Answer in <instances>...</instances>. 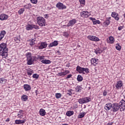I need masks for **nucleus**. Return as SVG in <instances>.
<instances>
[{
    "instance_id": "nucleus-1",
    "label": "nucleus",
    "mask_w": 125,
    "mask_h": 125,
    "mask_svg": "<svg viewBox=\"0 0 125 125\" xmlns=\"http://www.w3.org/2000/svg\"><path fill=\"white\" fill-rule=\"evenodd\" d=\"M7 57L8 55V48L6 47V44L2 43L0 45V56Z\"/></svg>"
},
{
    "instance_id": "nucleus-2",
    "label": "nucleus",
    "mask_w": 125,
    "mask_h": 125,
    "mask_svg": "<svg viewBox=\"0 0 125 125\" xmlns=\"http://www.w3.org/2000/svg\"><path fill=\"white\" fill-rule=\"evenodd\" d=\"M76 71H77L79 74H84V72L86 74L89 73V69L88 68L82 67L79 65L76 67Z\"/></svg>"
},
{
    "instance_id": "nucleus-3",
    "label": "nucleus",
    "mask_w": 125,
    "mask_h": 125,
    "mask_svg": "<svg viewBox=\"0 0 125 125\" xmlns=\"http://www.w3.org/2000/svg\"><path fill=\"white\" fill-rule=\"evenodd\" d=\"M37 24L41 27L45 26V20L42 17H38L37 19Z\"/></svg>"
},
{
    "instance_id": "nucleus-4",
    "label": "nucleus",
    "mask_w": 125,
    "mask_h": 125,
    "mask_svg": "<svg viewBox=\"0 0 125 125\" xmlns=\"http://www.w3.org/2000/svg\"><path fill=\"white\" fill-rule=\"evenodd\" d=\"M91 101V99L89 97H84L80 99L79 100V104H84L85 103H88Z\"/></svg>"
},
{
    "instance_id": "nucleus-5",
    "label": "nucleus",
    "mask_w": 125,
    "mask_h": 125,
    "mask_svg": "<svg viewBox=\"0 0 125 125\" xmlns=\"http://www.w3.org/2000/svg\"><path fill=\"white\" fill-rule=\"evenodd\" d=\"M25 29L27 31H30V30H33V29L38 30L39 29V26L34 24H27L25 26Z\"/></svg>"
},
{
    "instance_id": "nucleus-6",
    "label": "nucleus",
    "mask_w": 125,
    "mask_h": 125,
    "mask_svg": "<svg viewBox=\"0 0 125 125\" xmlns=\"http://www.w3.org/2000/svg\"><path fill=\"white\" fill-rule=\"evenodd\" d=\"M119 108L120 109L121 112H123V111H125V101L124 100H122L120 101L119 103Z\"/></svg>"
},
{
    "instance_id": "nucleus-7",
    "label": "nucleus",
    "mask_w": 125,
    "mask_h": 125,
    "mask_svg": "<svg viewBox=\"0 0 125 125\" xmlns=\"http://www.w3.org/2000/svg\"><path fill=\"white\" fill-rule=\"evenodd\" d=\"M112 108L113 112H117L120 109V105L118 103H114L112 104Z\"/></svg>"
},
{
    "instance_id": "nucleus-8",
    "label": "nucleus",
    "mask_w": 125,
    "mask_h": 125,
    "mask_svg": "<svg viewBox=\"0 0 125 125\" xmlns=\"http://www.w3.org/2000/svg\"><path fill=\"white\" fill-rule=\"evenodd\" d=\"M87 39L90 40V41H93V42H99L100 40L98 37L94 36H88L87 37Z\"/></svg>"
},
{
    "instance_id": "nucleus-9",
    "label": "nucleus",
    "mask_w": 125,
    "mask_h": 125,
    "mask_svg": "<svg viewBox=\"0 0 125 125\" xmlns=\"http://www.w3.org/2000/svg\"><path fill=\"white\" fill-rule=\"evenodd\" d=\"M56 7H57V8H58L59 9H66V6H65V5L63 4V3H61V2H58L57 4H56Z\"/></svg>"
},
{
    "instance_id": "nucleus-10",
    "label": "nucleus",
    "mask_w": 125,
    "mask_h": 125,
    "mask_svg": "<svg viewBox=\"0 0 125 125\" xmlns=\"http://www.w3.org/2000/svg\"><path fill=\"white\" fill-rule=\"evenodd\" d=\"M75 23H77V21L76 19H73L69 21L68 24L66 25L67 27H72L75 25Z\"/></svg>"
},
{
    "instance_id": "nucleus-11",
    "label": "nucleus",
    "mask_w": 125,
    "mask_h": 125,
    "mask_svg": "<svg viewBox=\"0 0 125 125\" xmlns=\"http://www.w3.org/2000/svg\"><path fill=\"white\" fill-rule=\"evenodd\" d=\"M47 47V43L46 42H42L40 43V45L38 46L39 49H43Z\"/></svg>"
},
{
    "instance_id": "nucleus-12",
    "label": "nucleus",
    "mask_w": 125,
    "mask_h": 125,
    "mask_svg": "<svg viewBox=\"0 0 125 125\" xmlns=\"http://www.w3.org/2000/svg\"><path fill=\"white\" fill-rule=\"evenodd\" d=\"M123 82L120 81L117 82L115 84L116 89H120L122 88V86H123Z\"/></svg>"
},
{
    "instance_id": "nucleus-13",
    "label": "nucleus",
    "mask_w": 125,
    "mask_h": 125,
    "mask_svg": "<svg viewBox=\"0 0 125 125\" xmlns=\"http://www.w3.org/2000/svg\"><path fill=\"white\" fill-rule=\"evenodd\" d=\"M81 15L82 17H85L86 18H87V17L90 15V14H89L87 11H83L81 13Z\"/></svg>"
},
{
    "instance_id": "nucleus-14",
    "label": "nucleus",
    "mask_w": 125,
    "mask_h": 125,
    "mask_svg": "<svg viewBox=\"0 0 125 125\" xmlns=\"http://www.w3.org/2000/svg\"><path fill=\"white\" fill-rule=\"evenodd\" d=\"M112 107V104L110 103H108L106 104L104 106V109L106 111H109V110L111 109V108Z\"/></svg>"
},
{
    "instance_id": "nucleus-15",
    "label": "nucleus",
    "mask_w": 125,
    "mask_h": 125,
    "mask_svg": "<svg viewBox=\"0 0 125 125\" xmlns=\"http://www.w3.org/2000/svg\"><path fill=\"white\" fill-rule=\"evenodd\" d=\"M112 17H113L116 21H118L120 18H119V14H118L116 12H114L111 14Z\"/></svg>"
},
{
    "instance_id": "nucleus-16",
    "label": "nucleus",
    "mask_w": 125,
    "mask_h": 125,
    "mask_svg": "<svg viewBox=\"0 0 125 125\" xmlns=\"http://www.w3.org/2000/svg\"><path fill=\"white\" fill-rule=\"evenodd\" d=\"M8 18V15L4 14H1L0 15V20H1L2 21H3V20H7Z\"/></svg>"
},
{
    "instance_id": "nucleus-17",
    "label": "nucleus",
    "mask_w": 125,
    "mask_h": 125,
    "mask_svg": "<svg viewBox=\"0 0 125 125\" xmlns=\"http://www.w3.org/2000/svg\"><path fill=\"white\" fill-rule=\"evenodd\" d=\"M26 122V120L25 119H23V120H17L15 121V124H16V125H21L22 124H24V123Z\"/></svg>"
},
{
    "instance_id": "nucleus-18",
    "label": "nucleus",
    "mask_w": 125,
    "mask_h": 125,
    "mask_svg": "<svg viewBox=\"0 0 125 125\" xmlns=\"http://www.w3.org/2000/svg\"><path fill=\"white\" fill-rule=\"evenodd\" d=\"M6 34V32L4 30H2L0 33V41H1L3 38H4V36H5Z\"/></svg>"
},
{
    "instance_id": "nucleus-19",
    "label": "nucleus",
    "mask_w": 125,
    "mask_h": 125,
    "mask_svg": "<svg viewBox=\"0 0 125 125\" xmlns=\"http://www.w3.org/2000/svg\"><path fill=\"white\" fill-rule=\"evenodd\" d=\"M91 63L92 65H94V66H96V64H97V62H98V59L96 58H92L90 60ZM94 63H95L94 64Z\"/></svg>"
},
{
    "instance_id": "nucleus-20",
    "label": "nucleus",
    "mask_w": 125,
    "mask_h": 125,
    "mask_svg": "<svg viewBox=\"0 0 125 125\" xmlns=\"http://www.w3.org/2000/svg\"><path fill=\"white\" fill-rule=\"evenodd\" d=\"M23 88L25 91H29V90H31V86L29 84H25L23 85Z\"/></svg>"
},
{
    "instance_id": "nucleus-21",
    "label": "nucleus",
    "mask_w": 125,
    "mask_h": 125,
    "mask_svg": "<svg viewBox=\"0 0 125 125\" xmlns=\"http://www.w3.org/2000/svg\"><path fill=\"white\" fill-rule=\"evenodd\" d=\"M57 45H58V42L55 41L49 44V47H52L53 46H56Z\"/></svg>"
},
{
    "instance_id": "nucleus-22",
    "label": "nucleus",
    "mask_w": 125,
    "mask_h": 125,
    "mask_svg": "<svg viewBox=\"0 0 125 125\" xmlns=\"http://www.w3.org/2000/svg\"><path fill=\"white\" fill-rule=\"evenodd\" d=\"M34 58V57H33L32 58H30L29 59H27V65H32L33 64V62H34V59H33Z\"/></svg>"
},
{
    "instance_id": "nucleus-23",
    "label": "nucleus",
    "mask_w": 125,
    "mask_h": 125,
    "mask_svg": "<svg viewBox=\"0 0 125 125\" xmlns=\"http://www.w3.org/2000/svg\"><path fill=\"white\" fill-rule=\"evenodd\" d=\"M42 63H43V64H50L51 63V61L49 60H43L41 61Z\"/></svg>"
},
{
    "instance_id": "nucleus-24",
    "label": "nucleus",
    "mask_w": 125,
    "mask_h": 125,
    "mask_svg": "<svg viewBox=\"0 0 125 125\" xmlns=\"http://www.w3.org/2000/svg\"><path fill=\"white\" fill-rule=\"evenodd\" d=\"M39 113H40V115L41 116H45V110L43 109H41L40 111H39Z\"/></svg>"
},
{
    "instance_id": "nucleus-25",
    "label": "nucleus",
    "mask_w": 125,
    "mask_h": 125,
    "mask_svg": "<svg viewBox=\"0 0 125 125\" xmlns=\"http://www.w3.org/2000/svg\"><path fill=\"white\" fill-rule=\"evenodd\" d=\"M109 41L108 42L109 43H114L115 42V40L114 39V37L112 36H110L109 37Z\"/></svg>"
},
{
    "instance_id": "nucleus-26",
    "label": "nucleus",
    "mask_w": 125,
    "mask_h": 125,
    "mask_svg": "<svg viewBox=\"0 0 125 125\" xmlns=\"http://www.w3.org/2000/svg\"><path fill=\"white\" fill-rule=\"evenodd\" d=\"M74 115V111L69 110L66 112V116L68 117H71V116Z\"/></svg>"
},
{
    "instance_id": "nucleus-27",
    "label": "nucleus",
    "mask_w": 125,
    "mask_h": 125,
    "mask_svg": "<svg viewBox=\"0 0 125 125\" xmlns=\"http://www.w3.org/2000/svg\"><path fill=\"white\" fill-rule=\"evenodd\" d=\"M23 7H24V8H25L26 9H30V8L32 7V5H31V4L30 3L26 4L23 6Z\"/></svg>"
},
{
    "instance_id": "nucleus-28",
    "label": "nucleus",
    "mask_w": 125,
    "mask_h": 125,
    "mask_svg": "<svg viewBox=\"0 0 125 125\" xmlns=\"http://www.w3.org/2000/svg\"><path fill=\"white\" fill-rule=\"evenodd\" d=\"M21 100L22 101H26V100H28V96L26 95H23L21 96Z\"/></svg>"
},
{
    "instance_id": "nucleus-29",
    "label": "nucleus",
    "mask_w": 125,
    "mask_h": 125,
    "mask_svg": "<svg viewBox=\"0 0 125 125\" xmlns=\"http://www.w3.org/2000/svg\"><path fill=\"white\" fill-rule=\"evenodd\" d=\"M95 53H96V54H100V53H102V50L98 48L95 50Z\"/></svg>"
},
{
    "instance_id": "nucleus-30",
    "label": "nucleus",
    "mask_w": 125,
    "mask_h": 125,
    "mask_svg": "<svg viewBox=\"0 0 125 125\" xmlns=\"http://www.w3.org/2000/svg\"><path fill=\"white\" fill-rule=\"evenodd\" d=\"M7 81V80L4 78H0V83H5Z\"/></svg>"
},
{
    "instance_id": "nucleus-31",
    "label": "nucleus",
    "mask_w": 125,
    "mask_h": 125,
    "mask_svg": "<svg viewBox=\"0 0 125 125\" xmlns=\"http://www.w3.org/2000/svg\"><path fill=\"white\" fill-rule=\"evenodd\" d=\"M76 92H79L82 91V87L80 86H77L75 88Z\"/></svg>"
},
{
    "instance_id": "nucleus-32",
    "label": "nucleus",
    "mask_w": 125,
    "mask_h": 125,
    "mask_svg": "<svg viewBox=\"0 0 125 125\" xmlns=\"http://www.w3.org/2000/svg\"><path fill=\"white\" fill-rule=\"evenodd\" d=\"M85 116V113H81L78 115V119H81V118H83Z\"/></svg>"
},
{
    "instance_id": "nucleus-33",
    "label": "nucleus",
    "mask_w": 125,
    "mask_h": 125,
    "mask_svg": "<svg viewBox=\"0 0 125 125\" xmlns=\"http://www.w3.org/2000/svg\"><path fill=\"white\" fill-rule=\"evenodd\" d=\"M35 42H36V41L34 39H32L30 41V42L29 43V44H30V46H33L34 45Z\"/></svg>"
},
{
    "instance_id": "nucleus-34",
    "label": "nucleus",
    "mask_w": 125,
    "mask_h": 125,
    "mask_svg": "<svg viewBox=\"0 0 125 125\" xmlns=\"http://www.w3.org/2000/svg\"><path fill=\"white\" fill-rule=\"evenodd\" d=\"M34 73V70H28L27 71V75L28 76H32V74Z\"/></svg>"
},
{
    "instance_id": "nucleus-35",
    "label": "nucleus",
    "mask_w": 125,
    "mask_h": 125,
    "mask_svg": "<svg viewBox=\"0 0 125 125\" xmlns=\"http://www.w3.org/2000/svg\"><path fill=\"white\" fill-rule=\"evenodd\" d=\"M26 57H27V59H29L30 58H33V57H32V54L30 52H28L26 53Z\"/></svg>"
},
{
    "instance_id": "nucleus-36",
    "label": "nucleus",
    "mask_w": 125,
    "mask_h": 125,
    "mask_svg": "<svg viewBox=\"0 0 125 125\" xmlns=\"http://www.w3.org/2000/svg\"><path fill=\"white\" fill-rule=\"evenodd\" d=\"M24 11L25 9L24 8H21L19 10L18 13L21 15V14H23V12H24Z\"/></svg>"
},
{
    "instance_id": "nucleus-37",
    "label": "nucleus",
    "mask_w": 125,
    "mask_h": 125,
    "mask_svg": "<svg viewBox=\"0 0 125 125\" xmlns=\"http://www.w3.org/2000/svg\"><path fill=\"white\" fill-rule=\"evenodd\" d=\"M32 77L33 79H36V80H38V79H39V77H40V75H39V74H38L35 73L33 75Z\"/></svg>"
},
{
    "instance_id": "nucleus-38",
    "label": "nucleus",
    "mask_w": 125,
    "mask_h": 125,
    "mask_svg": "<svg viewBox=\"0 0 125 125\" xmlns=\"http://www.w3.org/2000/svg\"><path fill=\"white\" fill-rule=\"evenodd\" d=\"M77 81L78 82H82L83 81V77H82L81 75H78L77 77Z\"/></svg>"
},
{
    "instance_id": "nucleus-39",
    "label": "nucleus",
    "mask_w": 125,
    "mask_h": 125,
    "mask_svg": "<svg viewBox=\"0 0 125 125\" xmlns=\"http://www.w3.org/2000/svg\"><path fill=\"white\" fill-rule=\"evenodd\" d=\"M56 98H57V99H59V98H61V96H62V95L59 93H56L55 95Z\"/></svg>"
},
{
    "instance_id": "nucleus-40",
    "label": "nucleus",
    "mask_w": 125,
    "mask_h": 125,
    "mask_svg": "<svg viewBox=\"0 0 125 125\" xmlns=\"http://www.w3.org/2000/svg\"><path fill=\"white\" fill-rule=\"evenodd\" d=\"M104 24L106 26H108L110 24V20H106L104 22Z\"/></svg>"
},
{
    "instance_id": "nucleus-41",
    "label": "nucleus",
    "mask_w": 125,
    "mask_h": 125,
    "mask_svg": "<svg viewBox=\"0 0 125 125\" xmlns=\"http://www.w3.org/2000/svg\"><path fill=\"white\" fill-rule=\"evenodd\" d=\"M115 47L117 50H120L122 48V47H121L119 44H116Z\"/></svg>"
},
{
    "instance_id": "nucleus-42",
    "label": "nucleus",
    "mask_w": 125,
    "mask_h": 125,
    "mask_svg": "<svg viewBox=\"0 0 125 125\" xmlns=\"http://www.w3.org/2000/svg\"><path fill=\"white\" fill-rule=\"evenodd\" d=\"M38 59L41 60V61L42 60H44V56H38Z\"/></svg>"
},
{
    "instance_id": "nucleus-43",
    "label": "nucleus",
    "mask_w": 125,
    "mask_h": 125,
    "mask_svg": "<svg viewBox=\"0 0 125 125\" xmlns=\"http://www.w3.org/2000/svg\"><path fill=\"white\" fill-rule=\"evenodd\" d=\"M94 25H96V24H100V21L99 20H95L93 21Z\"/></svg>"
},
{
    "instance_id": "nucleus-44",
    "label": "nucleus",
    "mask_w": 125,
    "mask_h": 125,
    "mask_svg": "<svg viewBox=\"0 0 125 125\" xmlns=\"http://www.w3.org/2000/svg\"><path fill=\"white\" fill-rule=\"evenodd\" d=\"M68 95L71 96L72 94H73V90H68Z\"/></svg>"
},
{
    "instance_id": "nucleus-45",
    "label": "nucleus",
    "mask_w": 125,
    "mask_h": 125,
    "mask_svg": "<svg viewBox=\"0 0 125 125\" xmlns=\"http://www.w3.org/2000/svg\"><path fill=\"white\" fill-rule=\"evenodd\" d=\"M69 73H70V71H69V70H65L64 72H62L63 76H66V75L69 74Z\"/></svg>"
},
{
    "instance_id": "nucleus-46",
    "label": "nucleus",
    "mask_w": 125,
    "mask_h": 125,
    "mask_svg": "<svg viewBox=\"0 0 125 125\" xmlns=\"http://www.w3.org/2000/svg\"><path fill=\"white\" fill-rule=\"evenodd\" d=\"M81 4H85V0H79Z\"/></svg>"
},
{
    "instance_id": "nucleus-47",
    "label": "nucleus",
    "mask_w": 125,
    "mask_h": 125,
    "mask_svg": "<svg viewBox=\"0 0 125 125\" xmlns=\"http://www.w3.org/2000/svg\"><path fill=\"white\" fill-rule=\"evenodd\" d=\"M30 1L32 3H34L35 4L38 3V0H30Z\"/></svg>"
},
{
    "instance_id": "nucleus-48",
    "label": "nucleus",
    "mask_w": 125,
    "mask_h": 125,
    "mask_svg": "<svg viewBox=\"0 0 125 125\" xmlns=\"http://www.w3.org/2000/svg\"><path fill=\"white\" fill-rule=\"evenodd\" d=\"M90 20H91L92 21H93V22H94V21H95L96 20V19H95V18H89Z\"/></svg>"
},
{
    "instance_id": "nucleus-49",
    "label": "nucleus",
    "mask_w": 125,
    "mask_h": 125,
    "mask_svg": "<svg viewBox=\"0 0 125 125\" xmlns=\"http://www.w3.org/2000/svg\"><path fill=\"white\" fill-rule=\"evenodd\" d=\"M107 91H106L105 90H104L103 92V96H106V95H107Z\"/></svg>"
},
{
    "instance_id": "nucleus-50",
    "label": "nucleus",
    "mask_w": 125,
    "mask_h": 125,
    "mask_svg": "<svg viewBox=\"0 0 125 125\" xmlns=\"http://www.w3.org/2000/svg\"><path fill=\"white\" fill-rule=\"evenodd\" d=\"M18 118H20L21 119V118H23V115H21V114H18Z\"/></svg>"
},
{
    "instance_id": "nucleus-51",
    "label": "nucleus",
    "mask_w": 125,
    "mask_h": 125,
    "mask_svg": "<svg viewBox=\"0 0 125 125\" xmlns=\"http://www.w3.org/2000/svg\"><path fill=\"white\" fill-rule=\"evenodd\" d=\"M123 28H124L123 26H120V27H118V30H119V31H121V30H123Z\"/></svg>"
},
{
    "instance_id": "nucleus-52",
    "label": "nucleus",
    "mask_w": 125,
    "mask_h": 125,
    "mask_svg": "<svg viewBox=\"0 0 125 125\" xmlns=\"http://www.w3.org/2000/svg\"><path fill=\"white\" fill-rule=\"evenodd\" d=\"M71 77H72V74H69L67 75L66 79H70V78H71Z\"/></svg>"
},
{
    "instance_id": "nucleus-53",
    "label": "nucleus",
    "mask_w": 125,
    "mask_h": 125,
    "mask_svg": "<svg viewBox=\"0 0 125 125\" xmlns=\"http://www.w3.org/2000/svg\"><path fill=\"white\" fill-rule=\"evenodd\" d=\"M59 75L60 76H63V72H61L59 73Z\"/></svg>"
},
{
    "instance_id": "nucleus-54",
    "label": "nucleus",
    "mask_w": 125,
    "mask_h": 125,
    "mask_svg": "<svg viewBox=\"0 0 125 125\" xmlns=\"http://www.w3.org/2000/svg\"><path fill=\"white\" fill-rule=\"evenodd\" d=\"M14 40L15 41H19V38H18V37H16V38H15Z\"/></svg>"
},
{
    "instance_id": "nucleus-55",
    "label": "nucleus",
    "mask_w": 125,
    "mask_h": 125,
    "mask_svg": "<svg viewBox=\"0 0 125 125\" xmlns=\"http://www.w3.org/2000/svg\"><path fill=\"white\" fill-rule=\"evenodd\" d=\"M44 18H46V19L48 18V15L47 14L45 15Z\"/></svg>"
},
{
    "instance_id": "nucleus-56",
    "label": "nucleus",
    "mask_w": 125,
    "mask_h": 125,
    "mask_svg": "<svg viewBox=\"0 0 125 125\" xmlns=\"http://www.w3.org/2000/svg\"><path fill=\"white\" fill-rule=\"evenodd\" d=\"M19 113H22V114H23V110H20Z\"/></svg>"
},
{
    "instance_id": "nucleus-57",
    "label": "nucleus",
    "mask_w": 125,
    "mask_h": 125,
    "mask_svg": "<svg viewBox=\"0 0 125 125\" xmlns=\"http://www.w3.org/2000/svg\"><path fill=\"white\" fill-rule=\"evenodd\" d=\"M57 52H58V53H59V52H60V51L58 50V51H57Z\"/></svg>"
},
{
    "instance_id": "nucleus-58",
    "label": "nucleus",
    "mask_w": 125,
    "mask_h": 125,
    "mask_svg": "<svg viewBox=\"0 0 125 125\" xmlns=\"http://www.w3.org/2000/svg\"><path fill=\"white\" fill-rule=\"evenodd\" d=\"M109 19H111V18H109Z\"/></svg>"
}]
</instances>
